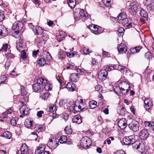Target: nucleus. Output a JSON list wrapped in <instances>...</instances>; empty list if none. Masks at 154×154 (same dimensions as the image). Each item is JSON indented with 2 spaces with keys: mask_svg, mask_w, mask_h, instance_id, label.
Segmentation results:
<instances>
[{
  "mask_svg": "<svg viewBox=\"0 0 154 154\" xmlns=\"http://www.w3.org/2000/svg\"><path fill=\"white\" fill-rule=\"evenodd\" d=\"M56 110L57 109L56 106L53 104L49 106L48 111L52 112H56Z\"/></svg>",
  "mask_w": 154,
  "mask_h": 154,
  "instance_id": "obj_44",
  "label": "nucleus"
},
{
  "mask_svg": "<svg viewBox=\"0 0 154 154\" xmlns=\"http://www.w3.org/2000/svg\"><path fill=\"white\" fill-rule=\"evenodd\" d=\"M23 40L22 38H20L18 42L16 43V48L17 49L20 51L23 49Z\"/></svg>",
  "mask_w": 154,
  "mask_h": 154,
  "instance_id": "obj_25",
  "label": "nucleus"
},
{
  "mask_svg": "<svg viewBox=\"0 0 154 154\" xmlns=\"http://www.w3.org/2000/svg\"><path fill=\"white\" fill-rule=\"evenodd\" d=\"M23 26V25L22 22H16L13 24L12 28L13 29H17L19 30H21Z\"/></svg>",
  "mask_w": 154,
  "mask_h": 154,
  "instance_id": "obj_14",
  "label": "nucleus"
},
{
  "mask_svg": "<svg viewBox=\"0 0 154 154\" xmlns=\"http://www.w3.org/2000/svg\"><path fill=\"white\" fill-rule=\"evenodd\" d=\"M127 15L125 13L122 12L119 14L117 17L119 20H123V21L127 19Z\"/></svg>",
  "mask_w": 154,
  "mask_h": 154,
  "instance_id": "obj_31",
  "label": "nucleus"
},
{
  "mask_svg": "<svg viewBox=\"0 0 154 154\" xmlns=\"http://www.w3.org/2000/svg\"><path fill=\"white\" fill-rule=\"evenodd\" d=\"M4 18V16L3 14V12L1 11H0V22L2 21Z\"/></svg>",
  "mask_w": 154,
  "mask_h": 154,
  "instance_id": "obj_63",
  "label": "nucleus"
},
{
  "mask_svg": "<svg viewBox=\"0 0 154 154\" xmlns=\"http://www.w3.org/2000/svg\"><path fill=\"white\" fill-rule=\"evenodd\" d=\"M66 88L69 91H73L75 90V85L72 82L69 83L67 84Z\"/></svg>",
  "mask_w": 154,
  "mask_h": 154,
  "instance_id": "obj_26",
  "label": "nucleus"
},
{
  "mask_svg": "<svg viewBox=\"0 0 154 154\" xmlns=\"http://www.w3.org/2000/svg\"><path fill=\"white\" fill-rule=\"evenodd\" d=\"M45 148V144H40L35 151V152L37 154H49L48 151L44 150Z\"/></svg>",
  "mask_w": 154,
  "mask_h": 154,
  "instance_id": "obj_6",
  "label": "nucleus"
},
{
  "mask_svg": "<svg viewBox=\"0 0 154 154\" xmlns=\"http://www.w3.org/2000/svg\"><path fill=\"white\" fill-rule=\"evenodd\" d=\"M144 107L146 110H149L153 106L152 100L150 98H146L144 101Z\"/></svg>",
  "mask_w": 154,
  "mask_h": 154,
  "instance_id": "obj_9",
  "label": "nucleus"
},
{
  "mask_svg": "<svg viewBox=\"0 0 154 154\" xmlns=\"http://www.w3.org/2000/svg\"><path fill=\"white\" fill-rule=\"evenodd\" d=\"M17 121V119L14 118L11 120V125L13 126H15L16 125Z\"/></svg>",
  "mask_w": 154,
  "mask_h": 154,
  "instance_id": "obj_51",
  "label": "nucleus"
},
{
  "mask_svg": "<svg viewBox=\"0 0 154 154\" xmlns=\"http://www.w3.org/2000/svg\"><path fill=\"white\" fill-rule=\"evenodd\" d=\"M70 109H72V111H75L76 112L80 111V110L79 109L78 106L75 104H73L71 106H70Z\"/></svg>",
  "mask_w": 154,
  "mask_h": 154,
  "instance_id": "obj_48",
  "label": "nucleus"
},
{
  "mask_svg": "<svg viewBox=\"0 0 154 154\" xmlns=\"http://www.w3.org/2000/svg\"><path fill=\"white\" fill-rule=\"evenodd\" d=\"M67 138L64 135H63L60 137L59 139V141L60 143H63L66 142Z\"/></svg>",
  "mask_w": 154,
  "mask_h": 154,
  "instance_id": "obj_39",
  "label": "nucleus"
},
{
  "mask_svg": "<svg viewBox=\"0 0 154 154\" xmlns=\"http://www.w3.org/2000/svg\"><path fill=\"white\" fill-rule=\"evenodd\" d=\"M46 83L44 84L42 83V89L43 88H45L46 91H51L52 90V85L49 84V82L48 81H47L46 79Z\"/></svg>",
  "mask_w": 154,
  "mask_h": 154,
  "instance_id": "obj_22",
  "label": "nucleus"
},
{
  "mask_svg": "<svg viewBox=\"0 0 154 154\" xmlns=\"http://www.w3.org/2000/svg\"><path fill=\"white\" fill-rule=\"evenodd\" d=\"M135 137L134 135H131L125 137L123 139V142L126 145H129L135 142Z\"/></svg>",
  "mask_w": 154,
  "mask_h": 154,
  "instance_id": "obj_8",
  "label": "nucleus"
},
{
  "mask_svg": "<svg viewBox=\"0 0 154 154\" xmlns=\"http://www.w3.org/2000/svg\"><path fill=\"white\" fill-rule=\"evenodd\" d=\"M97 102L94 100H92L89 103V106L91 109H94L96 107Z\"/></svg>",
  "mask_w": 154,
  "mask_h": 154,
  "instance_id": "obj_35",
  "label": "nucleus"
},
{
  "mask_svg": "<svg viewBox=\"0 0 154 154\" xmlns=\"http://www.w3.org/2000/svg\"><path fill=\"white\" fill-rule=\"evenodd\" d=\"M117 49L119 53H125L127 51V47L125 44L121 43L117 47Z\"/></svg>",
  "mask_w": 154,
  "mask_h": 154,
  "instance_id": "obj_13",
  "label": "nucleus"
},
{
  "mask_svg": "<svg viewBox=\"0 0 154 154\" xmlns=\"http://www.w3.org/2000/svg\"><path fill=\"white\" fill-rule=\"evenodd\" d=\"M20 112L21 114L20 116L21 118H23L25 116L29 114V109L26 105H23L19 109Z\"/></svg>",
  "mask_w": 154,
  "mask_h": 154,
  "instance_id": "obj_4",
  "label": "nucleus"
},
{
  "mask_svg": "<svg viewBox=\"0 0 154 154\" xmlns=\"http://www.w3.org/2000/svg\"><path fill=\"white\" fill-rule=\"evenodd\" d=\"M80 9L79 8L75 9L73 12L74 19L76 20L81 19L80 14Z\"/></svg>",
  "mask_w": 154,
  "mask_h": 154,
  "instance_id": "obj_20",
  "label": "nucleus"
},
{
  "mask_svg": "<svg viewBox=\"0 0 154 154\" xmlns=\"http://www.w3.org/2000/svg\"><path fill=\"white\" fill-rule=\"evenodd\" d=\"M140 144L138 145V148L137 150L140 152H142L145 150V145L144 143L140 141Z\"/></svg>",
  "mask_w": 154,
  "mask_h": 154,
  "instance_id": "obj_32",
  "label": "nucleus"
},
{
  "mask_svg": "<svg viewBox=\"0 0 154 154\" xmlns=\"http://www.w3.org/2000/svg\"><path fill=\"white\" fill-rule=\"evenodd\" d=\"M78 74L74 73L72 74L70 77V79L71 81L73 82H76L78 79Z\"/></svg>",
  "mask_w": 154,
  "mask_h": 154,
  "instance_id": "obj_30",
  "label": "nucleus"
},
{
  "mask_svg": "<svg viewBox=\"0 0 154 154\" xmlns=\"http://www.w3.org/2000/svg\"><path fill=\"white\" fill-rule=\"evenodd\" d=\"M81 18L83 21H85L86 19L88 14L87 12L83 9H80Z\"/></svg>",
  "mask_w": 154,
  "mask_h": 154,
  "instance_id": "obj_27",
  "label": "nucleus"
},
{
  "mask_svg": "<svg viewBox=\"0 0 154 154\" xmlns=\"http://www.w3.org/2000/svg\"><path fill=\"white\" fill-rule=\"evenodd\" d=\"M128 126L131 130L134 131H137L139 130V125L138 122L134 120L128 124Z\"/></svg>",
  "mask_w": 154,
  "mask_h": 154,
  "instance_id": "obj_5",
  "label": "nucleus"
},
{
  "mask_svg": "<svg viewBox=\"0 0 154 154\" xmlns=\"http://www.w3.org/2000/svg\"><path fill=\"white\" fill-rule=\"evenodd\" d=\"M83 53L85 54H88L89 53L91 52H90L88 48H87L85 47H84L83 48Z\"/></svg>",
  "mask_w": 154,
  "mask_h": 154,
  "instance_id": "obj_61",
  "label": "nucleus"
},
{
  "mask_svg": "<svg viewBox=\"0 0 154 154\" xmlns=\"http://www.w3.org/2000/svg\"><path fill=\"white\" fill-rule=\"evenodd\" d=\"M8 117H10L8 115L6 112H5L2 113L1 115V116H0V118H7Z\"/></svg>",
  "mask_w": 154,
  "mask_h": 154,
  "instance_id": "obj_58",
  "label": "nucleus"
},
{
  "mask_svg": "<svg viewBox=\"0 0 154 154\" xmlns=\"http://www.w3.org/2000/svg\"><path fill=\"white\" fill-rule=\"evenodd\" d=\"M38 63L39 66H42L45 64H48V63L47 62L46 59L44 58H41L39 59L38 61Z\"/></svg>",
  "mask_w": 154,
  "mask_h": 154,
  "instance_id": "obj_33",
  "label": "nucleus"
},
{
  "mask_svg": "<svg viewBox=\"0 0 154 154\" xmlns=\"http://www.w3.org/2000/svg\"><path fill=\"white\" fill-rule=\"evenodd\" d=\"M118 69L123 73H126L127 71V69L125 66L121 65H119L118 66Z\"/></svg>",
  "mask_w": 154,
  "mask_h": 154,
  "instance_id": "obj_40",
  "label": "nucleus"
},
{
  "mask_svg": "<svg viewBox=\"0 0 154 154\" xmlns=\"http://www.w3.org/2000/svg\"><path fill=\"white\" fill-rule=\"evenodd\" d=\"M46 79L43 78H40L37 80V82L32 85V89L35 92H39L42 89V83H46Z\"/></svg>",
  "mask_w": 154,
  "mask_h": 154,
  "instance_id": "obj_1",
  "label": "nucleus"
},
{
  "mask_svg": "<svg viewBox=\"0 0 154 154\" xmlns=\"http://www.w3.org/2000/svg\"><path fill=\"white\" fill-rule=\"evenodd\" d=\"M48 93L41 92L40 93V97L42 99L45 100L48 98Z\"/></svg>",
  "mask_w": 154,
  "mask_h": 154,
  "instance_id": "obj_38",
  "label": "nucleus"
},
{
  "mask_svg": "<svg viewBox=\"0 0 154 154\" xmlns=\"http://www.w3.org/2000/svg\"><path fill=\"white\" fill-rule=\"evenodd\" d=\"M34 129L36 131L40 132L43 131L44 128L43 125L37 124L35 125Z\"/></svg>",
  "mask_w": 154,
  "mask_h": 154,
  "instance_id": "obj_28",
  "label": "nucleus"
},
{
  "mask_svg": "<svg viewBox=\"0 0 154 154\" xmlns=\"http://www.w3.org/2000/svg\"><path fill=\"white\" fill-rule=\"evenodd\" d=\"M114 91L115 93H116L117 94H118V92L120 91V87L119 86V85L118 86H116L115 88H114Z\"/></svg>",
  "mask_w": 154,
  "mask_h": 154,
  "instance_id": "obj_59",
  "label": "nucleus"
},
{
  "mask_svg": "<svg viewBox=\"0 0 154 154\" xmlns=\"http://www.w3.org/2000/svg\"><path fill=\"white\" fill-rule=\"evenodd\" d=\"M132 20L131 19L127 18L125 20L123 21V24L124 26L130 28L133 27V24H132Z\"/></svg>",
  "mask_w": 154,
  "mask_h": 154,
  "instance_id": "obj_15",
  "label": "nucleus"
},
{
  "mask_svg": "<svg viewBox=\"0 0 154 154\" xmlns=\"http://www.w3.org/2000/svg\"><path fill=\"white\" fill-rule=\"evenodd\" d=\"M95 90L97 91H101L102 90V87L100 85H97L95 87Z\"/></svg>",
  "mask_w": 154,
  "mask_h": 154,
  "instance_id": "obj_62",
  "label": "nucleus"
},
{
  "mask_svg": "<svg viewBox=\"0 0 154 154\" xmlns=\"http://www.w3.org/2000/svg\"><path fill=\"white\" fill-rule=\"evenodd\" d=\"M32 119L29 117L25 119L24 125L27 128H30L32 125Z\"/></svg>",
  "mask_w": 154,
  "mask_h": 154,
  "instance_id": "obj_21",
  "label": "nucleus"
},
{
  "mask_svg": "<svg viewBox=\"0 0 154 154\" xmlns=\"http://www.w3.org/2000/svg\"><path fill=\"white\" fill-rule=\"evenodd\" d=\"M45 59H46L47 62L48 63V64L49 62L52 60V57L49 53L47 52L46 56Z\"/></svg>",
  "mask_w": 154,
  "mask_h": 154,
  "instance_id": "obj_46",
  "label": "nucleus"
},
{
  "mask_svg": "<svg viewBox=\"0 0 154 154\" xmlns=\"http://www.w3.org/2000/svg\"><path fill=\"white\" fill-rule=\"evenodd\" d=\"M119 85L120 89H130V86L129 84L125 81L121 82L119 83Z\"/></svg>",
  "mask_w": 154,
  "mask_h": 154,
  "instance_id": "obj_23",
  "label": "nucleus"
},
{
  "mask_svg": "<svg viewBox=\"0 0 154 154\" xmlns=\"http://www.w3.org/2000/svg\"><path fill=\"white\" fill-rule=\"evenodd\" d=\"M64 131L67 134H70L72 132V130L69 126H67L64 129Z\"/></svg>",
  "mask_w": 154,
  "mask_h": 154,
  "instance_id": "obj_49",
  "label": "nucleus"
},
{
  "mask_svg": "<svg viewBox=\"0 0 154 154\" xmlns=\"http://www.w3.org/2000/svg\"><path fill=\"white\" fill-rule=\"evenodd\" d=\"M140 15L142 17L145 18L147 19L148 16L147 12H146L143 9H142L140 11Z\"/></svg>",
  "mask_w": 154,
  "mask_h": 154,
  "instance_id": "obj_36",
  "label": "nucleus"
},
{
  "mask_svg": "<svg viewBox=\"0 0 154 154\" xmlns=\"http://www.w3.org/2000/svg\"><path fill=\"white\" fill-rule=\"evenodd\" d=\"M149 134L147 130L143 129L142 130L139 134L140 138L141 140L146 139L149 137Z\"/></svg>",
  "mask_w": 154,
  "mask_h": 154,
  "instance_id": "obj_10",
  "label": "nucleus"
},
{
  "mask_svg": "<svg viewBox=\"0 0 154 154\" xmlns=\"http://www.w3.org/2000/svg\"><path fill=\"white\" fill-rule=\"evenodd\" d=\"M6 79V77L5 75H3L0 76V84H5Z\"/></svg>",
  "mask_w": 154,
  "mask_h": 154,
  "instance_id": "obj_47",
  "label": "nucleus"
},
{
  "mask_svg": "<svg viewBox=\"0 0 154 154\" xmlns=\"http://www.w3.org/2000/svg\"><path fill=\"white\" fill-rule=\"evenodd\" d=\"M80 144L82 147L87 148L91 144V140L88 137H84L80 140Z\"/></svg>",
  "mask_w": 154,
  "mask_h": 154,
  "instance_id": "obj_2",
  "label": "nucleus"
},
{
  "mask_svg": "<svg viewBox=\"0 0 154 154\" xmlns=\"http://www.w3.org/2000/svg\"><path fill=\"white\" fill-rule=\"evenodd\" d=\"M140 141H137L131 143L132 146L134 149H138V145L140 144Z\"/></svg>",
  "mask_w": 154,
  "mask_h": 154,
  "instance_id": "obj_41",
  "label": "nucleus"
},
{
  "mask_svg": "<svg viewBox=\"0 0 154 154\" xmlns=\"http://www.w3.org/2000/svg\"><path fill=\"white\" fill-rule=\"evenodd\" d=\"M1 136L9 139L11 137V134L9 131H6L4 132L1 135Z\"/></svg>",
  "mask_w": 154,
  "mask_h": 154,
  "instance_id": "obj_34",
  "label": "nucleus"
},
{
  "mask_svg": "<svg viewBox=\"0 0 154 154\" xmlns=\"http://www.w3.org/2000/svg\"><path fill=\"white\" fill-rule=\"evenodd\" d=\"M67 3L70 8H73L74 7L76 4V0H68Z\"/></svg>",
  "mask_w": 154,
  "mask_h": 154,
  "instance_id": "obj_37",
  "label": "nucleus"
},
{
  "mask_svg": "<svg viewBox=\"0 0 154 154\" xmlns=\"http://www.w3.org/2000/svg\"><path fill=\"white\" fill-rule=\"evenodd\" d=\"M111 0H103L104 3L106 4V6L109 7L111 4Z\"/></svg>",
  "mask_w": 154,
  "mask_h": 154,
  "instance_id": "obj_57",
  "label": "nucleus"
},
{
  "mask_svg": "<svg viewBox=\"0 0 154 154\" xmlns=\"http://www.w3.org/2000/svg\"><path fill=\"white\" fill-rule=\"evenodd\" d=\"M59 58L61 60L63 59L65 56V54L63 52H60L58 54Z\"/></svg>",
  "mask_w": 154,
  "mask_h": 154,
  "instance_id": "obj_54",
  "label": "nucleus"
},
{
  "mask_svg": "<svg viewBox=\"0 0 154 154\" xmlns=\"http://www.w3.org/2000/svg\"><path fill=\"white\" fill-rule=\"evenodd\" d=\"M140 8V6L137 2H131L129 6L128 10L130 12H136Z\"/></svg>",
  "mask_w": 154,
  "mask_h": 154,
  "instance_id": "obj_3",
  "label": "nucleus"
},
{
  "mask_svg": "<svg viewBox=\"0 0 154 154\" xmlns=\"http://www.w3.org/2000/svg\"><path fill=\"white\" fill-rule=\"evenodd\" d=\"M56 78L57 80L60 83H61L62 82V78L60 75L59 74H57L56 75Z\"/></svg>",
  "mask_w": 154,
  "mask_h": 154,
  "instance_id": "obj_60",
  "label": "nucleus"
},
{
  "mask_svg": "<svg viewBox=\"0 0 154 154\" xmlns=\"http://www.w3.org/2000/svg\"><path fill=\"white\" fill-rule=\"evenodd\" d=\"M32 30L35 34L40 35L43 33V31L41 27L38 26H33Z\"/></svg>",
  "mask_w": 154,
  "mask_h": 154,
  "instance_id": "obj_16",
  "label": "nucleus"
},
{
  "mask_svg": "<svg viewBox=\"0 0 154 154\" xmlns=\"http://www.w3.org/2000/svg\"><path fill=\"white\" fill-rule=\"evenodd\" d=\"M21 154H26L28 152V147L26 144H23L20 148Z\"/></svg>",
  "mask_w": 154,
  "mask_h": 154,
  "instance_id": "obj_29",
  "label": "nucleus"
},
{
  "mask_svg": "<svg viewBox=\"0 0 154 154\" xmlns=\"http://www.w3.org/2000/svg\"><path fill=\"white\" fill-rule=\"evenodd\" d=\"M99 27L98 25L94 24H92L88 26V28L91 31L95 34H98L101 32V31L99 29Z\"/></svg>",
  "mask_w": 154,
  "mask_h": 154,
  "instance_id": "obj_7",
  "label": "nucleus"
},
{
  "mask_svg": "<svg viewBox=\"0 0 154 154\" xmlns=\"http://www.w3.org/2000/svg\"><path fill=\"white\" fill-rule=\"evenodd\" d=\"M144 124L146 127H151L154 125V123L152 122H145Z\"/></svg>",
  "mask_w": 154,
  "mask_h": 154,
  "instance_id": "obj_50",
  "label": "nucleus"
},
{
  "mask_svg": "<svg viewBox=\"0 0 154 154\" xmlns=\"http://www.w3.org/2000/svg\"><path fill=\"white\" fill-rule=\"evenodd\" d=\"M108 75L106 70L102 69L98 73V78L101 80H104L106 79Z\"/></svg>",
  "mask_w": 154,
  "mask_h": 154,
  "instance_id": "obj_11",
  "label": "nucleus"
},
{
  "mask_svg": "<svg viewBox=\"0 0 154 154\" xmlns=\"http://www.w3.org/2000/svg\"><path fill=\"white\" fill-rule=\"evenodd\" d=\"M21 95L22 96V101L24 102H28L29 99L28 95L25 88H23L21 90Z\"/></svg>",
  "mask_w": 154,
  "mask_h": 154,
  "instance_id": "obj_12",
  "label": "nucleus"
},
{
  "mask_svg": "<svg viewBox=\"0 0 154 154\" xmlns=\"http://www.w3.org/2000/svg\"><path fill=\"white\" fill-rule=\"evenodd\" d=\"M21 57L23 60H25L27 58L26 53V52L23 50H22L21 52Z\"/></svg>",
  "mask_w": 154,
  "mask_h": 154,
  "instance_id": "obj_52",
  "label": "nucleus"
},
{
  "mask_svg": "<svg viewBox=\"0 0 154 154\" xmlns=\"http://www.w3.org/2000/svg\"><path fill=\"white\" fill-rule=\"evenodd\" d=\"M130 89H120V92L122 94H125L127 93L130 90Z\"/></svg>",
  "mask_w": 154,
  "mask_h": 154,
  "instance_id": "obj_55",
  "label": "nucleus"
},
{
  "mask_svg": "<svg viewBox=\"0 0 154 154\" xmlns=\"http://www.w3.org/2000/svg\"><path fill=\"white\" fill-rule=\"evenodd\" d=\"M9 48H8V45L7 44H3L2 47L0 49V51L2 52H6L8 50L9 51Z\"/></svg>",
  "mask_w": 154,
  "mask_h": 154,
  "instance_id": "obj_43",
  "label": "nucleus"
},
{
  "mask_svg": "<svg viewBox=\"0 0 154 154\" xmlns=\"http://www.w3.org/2000/svg\"><path fill=\"white\" fill-rule=\"evenodd\" d=\"M124 31V29L122 27H119L118 30V35L122 37L123 35Z\"/></svg>",
  "mask_w": 154,
  "mask_h": 154,
  "instance_id": "obj_45",
  "label": "nucleus"
},
{
  "mask_svg": "<svg viewBox=\"0 0 154 154\" xmlns=\"http://www.w3.org/2000/svg\"><path fill=\"white\" fill-rule=\"evenodd\" d=\"M118 125L122 129L126 128L127 125L126 119H121L118 122Z\"/></svg>",
  "mask_w": 154,
  "mask_h": 154,
  "instance_id": "obj_17",
  "label": "nucleus"
},
{
  "mask_svg": "<svg viewBox=\"0 0 154 154\" xmlns=\"http://www.w3.org/2000/svg\"><path fill=\"white\" fill-rule=\"evenodd\" d=\"M73 122L77 124H80L82 122V119L81 116L79 115L75 116L72 119Z\"/></svg>",
  "mask_w": 154,
  "mask_h": 154,
  "instance_id": "obj_24",
  "label": "nucleus"
},
{
  "mask_svg": "<svg viewBox=\"0 0 154 154\" xmlns=\"http://www.w3.org/2000/svg\"><path fill=\"white\" fill-rule=\"evenodd\" d=\"M145 5L147 10L149 11H152L154 9V5L151 3L152 0H146Z\"/></svg>",
  "mask_w": 154,
  "mask_h": 154,
  "instance_id": "obj_18",
  "label": "nucleus"
},
{
  "mask_svg": "<svg viewBox=\"0 0 154 154\" xmlns=\"http://www.w3.org/2000/svg\"><path fill=\"white\" fill-rule=\"evenodd\" d=\"M115 154H126L125 152L123 150H120L117 151Z\"/></svg>",
  "mask_w": 154,
  "mask_h": 154,
  "instance_id": "obj_64",
  "label": "nucleus"
},
{
  "mask_svg": "<svg viewBox=\"0 0 154 154\" xmlns=\"http://www.w3.org/2000/svg\"><path fill=\"white\" fill-rule=\"evenodd\" d=\"M145 57L149 60L152 58V56L151 53L149 52H147L145 54Z\"/></svg>",
  "mask_w": 154,
  "mask_h": 154,
  "instance_id": "obj_53",
  "label": "nucleus"
},
{
  "mask_svg": "<svg viewBox=\"0 0 154 154\" xmlns=\"http://www.w3.org/2000/svg\"><path fill=\"white\" fill-rule=\"evenodd\" d=\"M114 140V138L112 137H109L107 138L104 142V144H106V143L109 145L111 144V141H113Z\"/></svg>",
  "mask_w": 154,
  "mask_h": 154,
  "instance_id": "obj_42",
  "label": "nucleus"
},
{
  "mask_svg": "<svg viewBox=\"0 0 154 154\" xmlns=\"http://www.w3.org/2000/svg\"><path fill=\"white\" fill-rule=\"evenodd\" d=\"M8 34L7 29L3 26L0 25V35L5 36Z\"/></svg>",
  "mask_w": 154,
  "mask_h": 154,
  "instance_id": "obj_19",
  "label": "nucleus"
},
{
  "mask_svg": "<svg viewBox=\"0 0 154 154\" xmlns=\"http://www.w3.org/2000/svg\"><path fill=\"white\" fill-rule=\"evenodd\" d=\"M66 102L67 100H66L62 99L60 101L59 104L60 106H63L66 103Z\"/></svg>",
  "mask_w": 154,
  "mask_h": 154,
  "instance_id": "obj_56",
  "label": "nucleus"
}]
</instances>
